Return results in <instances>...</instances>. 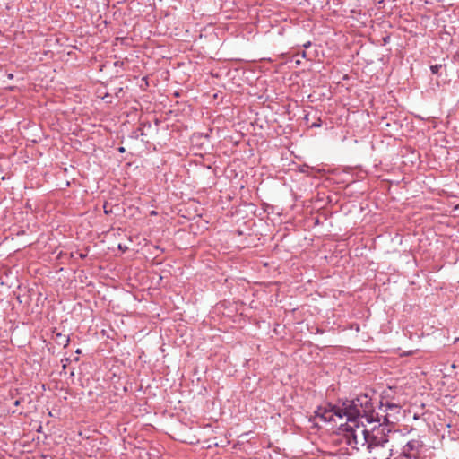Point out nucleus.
I'll return each instance as SVG.
<instances>
[{"mask_svg":"<svg viewBox=\"0 0 459 459\" xmlns=\"http://www.w3.org/2000/svg\"><path fill=\"white\" fill-rule=\"evenodd\" d=\"M316 417L324 422L336 421L337 420L365 418L368 423L379 421L374 411L371 399L367 394H361L356 399L342 403V406L327 403L319 406L315 411Z\"/></svg>","mask_w":459,"mask_h":459,"instance_id":"nucleus-1","label":"nucleus"},{"mask_svg":"<svg viewBox=\"0 0 459 459\" xmlns=\"http://www.w3.org/2000/svg\"><path fill=\"white\" fill-rule=\"evenodd\" d=\"M345 424L341 423L339 434L346 444L353 449L368 447L371 439L372 428L369 429L366 425L360 423L357 419H346Z\"/></svg>","mask_w":459,"mask_h":459,"instance_id":"nucleus-2","label":"nucleus"},{"mask_svg":"<svg viewBox=\"0 0 459 459\" xmlns=\"http://www.w3.org/2000/svg\"><path fill=\"white\" fill-rule=\"evenodd\" d=\"M389 432V429L382 424L372 427L371 439L367 449L372 459H391L394 455Z\"/></svg>","mask_w":459,"mask_h":459,"instance_id":"nucleus-3","label":"nucleus"},{"mask_svg":"<svg viewBox=\"0 0 459 459\" xmlns=\"http://www.w3.org/2000/svg\"><path fill=\"white\" fill-rule=\"evenodd\" d=\"M422 449V441L420 439H411L402 447L400 454L411 459H419Z\"/></svg>","mask_w":459,"mask_h":459,"instance_id":"nucleus-4","label":"nucleus"},{"mask_svg":"<svg viewBox=\"0 0 459 459\" xmlns=\"http://www.w3.org/2000/svg\"><path fill=\"white\" fill-rule=\"evenodd\" d=\"M441 67H442V65H432L430 69H431V72H432L433 74H437V73H438V70H439Z\"/></svg>","mask_w":459,"mask_h":459,"instance_id":"nucleus-5","label":"nucleus"},{"mask_svg":"<svg viewBox=\"0 0 459 459\" xmlns=\"http://www.w3.org/2000/svg\"><path fill=\"white\" fill-rule=\"evenodd\" d=\"M68 342H69L68 337L64 336V338H63V344H64V346H66Z\"/></svg>","mask_w":459,"mask_h":459,"instance_id":"nucleus-6","label":"nucleus"},{"mask_svg":"<svg viewBox=\"0 0 459 459\" xmlns=\"http://www.w3.org/2000/svg\"><path fill=\"white\" fill-rule=\"evenodd\" d=\"M20 403H21V401H20V400H16V401L14 402V405L18 406V405L20 404Z\"/></svg>","mask_w":459,"mask_h":459,"instance_id":"nucleus-7","label":"nucleus"},{"mask_svg":"<svg viewBox=\"0 0 459 459\" xmlns=\"http://www.w3.org/2000/svg\"><path fill=\"white\" fill-rule=\"evenodd\" d=\"M309 45H310V42H307V44L304 45V47L307 48Z\"/></svg>","mask_w":459,"mask_h":459,"instance_id":"nucleus-8","label":"nucleus"},{"mask_svg":"<svg viewBox=\"0 0 459 459\" xmlns=\"http://www.w3.org/2000/svg\"><path fill=\"white\" fill-rule=\"evenodd\" d=\"M119 151H120V152H124V148H123V147H121V148L119 149Z\"/></svg>","mask_w":459,"mask_h":459,"instance_id":"nucleus-9","label":"nucleus"}]
</instances>
